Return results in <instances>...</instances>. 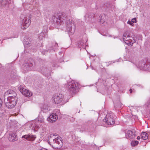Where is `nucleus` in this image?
I'll return each mask as SVG.
<instances>
[{
	"mask_svg": "<svg viewBox=\"0 0 150 150\" xmlns=\"http://www.w3.org/2000/svg\"><path fill=\"white\" fill-rule=\"evenodd\" d=\"M10 91H13V90H9L6 91L5 93V95H8L9 96H11L12 97H13V94L12 93H10V92H8Z\"/></svg>",
	"mask_w": 150,
	"mask_h": 150,
	"instance_id": "nucleus-23",
	"label": "nucleus"
},
{
	"mask_svg": "<svg viewBox=\"0 0 150 150\" xmlns=\"http://www.w3.org/2000/svg\"><path fill=\"white\" fill-rule=\"evenodd\" d=\"M18 89L20 92L26 97H29L32 95V93L28 90L24 88L23 86H20Z\"/></svg>",
	"mask_w": 150,
	"mask_h": 150,
	"instance_id": "nucleus-9",
	"label": "nucleus"
},
{
	"mask_svg": "<svg viewBox=\"0 0 150 150\" xmlns=\"http://www.w3.org/2000/svg\"><path fill=\"white\" fill-rule=\"evenodd\" d=\"M131 38V37H130V38H127V39H129V40H131L130 38Z\"/></svg>",
	"mask_w": 150,
	"mask_h": 150,
	"instance_id": "nucleus-35",
	"label": "nucleus"
},
{
	"mask_svg": "<svg viewBox=\"0 0 150 150\" xmlns=\"http://www.w3.org/2000/svg\"><path fill=\"white\" fill-rule=\"evenodd\" d=\"M79 83L74 81L72 80L68 83L66 86L67 89L72 92H77L79 88Z\"/></svg>",
	"mask_w": 150,
	"mask_h": 150,
	"instance_id": "nucleus-5",
	"label": "nucleus"
},
{
	"mask_svg": "<svg viewBox=\"0 0 150 150\" xmlns=\"http://www.w3.org/2000/svg\"><path fill=\"white\" fill-rule=\"evenodd\" d=\"M58 118L57 114L55 113H53L50 115L47 118L48 121L50 123H53L56 121Z\"/></svg>",
	"mask_w": 150,
	"mask_h": 150,
	"instance_id": "nucleus-11",
	"label": "nucleus"
},
{
	"mask_svg": "<svg viewBox=\"0 0 150 150\" xmlns=\"http://www.w3.org/2000/svg\"><path fill=\"white\" fill-rule=\"evenodd\" d=\"M10 0H0V3L1 5L4 6H6L7 4H9V1Z\"/></svg>",
	"mask_w": 150,
	"mask_h": 150,
	"instance_id": "nucleus-19",
	"label": "nucleus"
},
{
	"mask_svg": "<svg viewBox=\"0 0 150 150\" xmlns=\"http://www.w3.org/2000/svg\"><path fill=\"white\" fill-rule=\"evenodd\" d=\"M44 36V33H41L39 35H38V39L40 40H42Z\"/></svg>",
	"mask_w": 150,
	"mask_h": 150,
	"instance_id": "nucleus-22",
	"label": "nucleus"
},
{
	"mask_svg": "<svg viewBox=\"0 0 150 150\" xmlns=\"http://www.w3.org/2000/svg\"><path fill=\"white\" fill-rule=\"evenodd\" d=\"M16 139V135L14 133L12 132L10 133L8 137V140L10 141L14 142Z\"/></svg>",
	"mask_w": 150,
	"mask_h": 150,
	"instance_id": "nucleus-13",
	"label": "nucleus"
},
{
	"mask_svg": "<svg viewBox=\"0 0 150 150\" xmlns=\"http://www.w3.org/2000/svg\"><path fill=\"white\" fill-rule=\"evenodd\" d=\"M48 143L54 149L59 148L62 146V143L59 137L55 138V136L51 134L47 138Z\"/></svg>",
	"mask_w": 150,
	"mask_h": 150,
	"instance_id": "nucleus-2",
	"label": "nucleus"
},
{
	"mask_svg": "<svg viewBox=\"0 0 150 150\" xmlns=\"http://www.w3.org/2000/svg\"><path fill=\"white\" fill-rule=\"evenodd\" d=\"M64 21L66 23L67 27V30L70 33H73L75 30V26L72 20H68L67 16L64 13H62L59 15L56 21V23L58 25L63 24Z\"/></svg>",
	"mask_w": 150,
	"mask_h": 150,
	"instance_id": "nucleus-1",
	"label": "nucleus"
},
{
	"mask_svg": "<svg viewBox=\"0 0 150 150\" xmlns=\"http://www.w3.org/2000/svg\"><path fill=\"white\" fill-rule=\"evenodd\" d=\"M123 38L124 41H127L129 40V39H127V38H130V36L127 33L125 32L123 35Z\"/></svg>",
	"mask_w": 150,
	"mask_h": 150,
	"instance_id": "nucleus-18",
	"label": "nucleus"
},
{
	"mask_svg": "<svg viewBox=\"0 0 150 150\" xmlns=\"http://www.w3.org/2000/svg\"><path fill=\"white\" fill-rule=\"evenodd\" d=\"M30 21L28 17L25 16L23 15L21 16V28L22 29H25L28 27L30 24Z\"/></svg>",
	"mask_w": 150,
	"mask_h": 150,
	"instance_id": "nucleus-6",
	"label": "nucleus"
},
{
	"mask_svg": "<svg viewBox=\"0 0 150 150\" xmlns=\"http://www.w3.org/2000/svg\"><path fill=\"white\" fill-rule=\"evenodd\" d=\"M33 64L31 63H26L25 65V67L28 70L32 69V67L33 66Z\"/></svg>",
	"mask_w": 150,
	"mask_h": 150,
	"instance_id": "nucleus-20",
	"label": "nucleus"
},
{
	"mask_svg": "<svg viewBox=\"0 0 150 150\" xmlns=\"http://www.w3.org/2000/svg\"><path fill=\"white\" fill-rule=\"evenodd\" d=\"M51 44H52V45H51V44H50V45H49L47 46V48L48 49V50L51 49H53V48L54 47H58V44L56 42H54L52 43Z\"/></svg>",
	"mask_w": 150,
	"mask_h": 150,
	"instance_id": "nucleus-15",
	"label": "nucleus"
},
{
	"mask_svg": "<svg viewBox=\"0 0 150 150\" xmlns=\"http://www.w3.org/2000/svg\"><path fill=\"white\" fill-rule=\"evenodd\" d=\"M91 56V57H92V56Z\"/></svg>",
	"mask_w": 150,
	"mask_h": 150,
	"instance_id": "nucleus-36",
	"label": "nucleus"
},
{
	"mask_svg": "<svg viewBox=\"0 0 150 150\" xmlns=\"http://www.w3.org/2000/svg\"><path fill=\"white\" fill-rule=\"evenodd\" d=\"M108 8H110V4L109 3V4L108 5Z\"/></svg>",
	"mask_w": 150,
	"mask_h": 150,
	"instance_id": "nucleus-34",
	"label": "nucleus"
},
{
	"mask_svg": "<svg viewBox=\"0 0 150 150\" xmlns=\"http://www.w3.org/2000/svg\"><path fill=\"white\" fill-rule=\"evenodd\" d=\"M128 24H129L130 25L132 26H133L134 25L133 23L132 22V21H129L127 22Z\"/></svg>",
	"mask_w": 150,
	"mask_h": 150,
	"instance_id": "nucleus-29",
	"label": "nucleus"
},
{
	"mask_svg": "<svg viewBox=\"0 0 150 150\" xmlns=\"http://www.w3.org/2000/svg\"><path fill=\"white\" fill-rule=\"evenodd\" d=\"M41 110L44 112L46 113L50 110V109L49 106L47 104H44L41 106Z\"/></svg>",
	"mask_w": 150,
	"mask_h": 150,
	"instance_id": "nucleus-14",
	"label": "nucleus"
},
{
	"mask_svg": "<svg viewBox=\"0 0 150 150\" xmlns=\"http://www.w3.org/2000/svg\"><path fill=\"white\" fill-rule=\"evenodd\" d=\"M104 18H103V19H102L101 18H100V22L102 23V24H103L105 22V19H104Z\"/></svg>",
	"mask_w": 150,
	"mask_h": 150,
	"instance_id": "nucleus-26",
	"label": "nucleus"
},
{
	"mask_svg": "<svg viewBox=\"0 0 150 150\" xmlns=\"http://www.w3.org/2000/svg\"><path fill=\"white\" fill-rule=\"evenodd\" d=\"M24 44L25 47H29L30 46L32 42L30 40V39L29 38L26 39L24 40Z\"/></svg>",
	"mask_w": 150,
	"mask_h": 150,
	"instance_id": "nucleus-16",
	"label": "nucleus"
},
{
	"mask_svg": "<svg viewBox=\"0 0 150 150\" xmlns=\"http://www.w3.org/2000/svg\"><path fill=\"white\" fill-rule=\"evenodd\" d=\"M131 21L133 23H136V18H134L133 19H132L131 20Z\"/></svg>",
	"mask_w": 150,
	"mask_h": 150,
	"instance_id": "nucleus-28",
	"label": "nucleus"
},
{
	"mask_svg": "<svg viewBox=\"0 0 150 150\" xmlns=\"http://www.w3.org/2000/svg\"><path fill=\"white\" fill-rule=\"evenodd\" d=\"M149 66L148 65H146L145 64H143L142 66L141 67H140V69H142L146 70L147 69V67H149Z\"/></svg>",
	"mask_w": 150,
	"mask_h": 150,
	"instance_id": "nucleus-24",
	"label": "nucleus"
},
{
	"mask_svg": "<svg viewBox=\"0 0 150 150\" xmlns=\"http://www.w3.org/2000/svg\"><path fill=\"white\" fill-rule=\"evenodd\" d=\"M139 143L138 141H132L131 142V145L133 146H134L137 145Z\"/></svg>",
	"mask_w": 150,
	"mask_h": 150,
	"instance_id": "nucleus-25",
	"label": "nucleus"
},
{
	"mask_svg": "<svg viewBox=\"0 0 150 150\" xmlns=\"http://www.w3.org/2000/svg\"><path fill=\"white\" fill-rule=\"evenodd\" d=\"M41 52L43 54V55H46L45 54L46 53V52H47V50H45L44 51L43 50Z\"/></svg>",
	"mask_w": 150,
	"mask_h": 150,
	"instance_id": "nucleus-27",
	"label": "nucleus"
},
{
	"mask_svg": "<svg viewBox=\"0 0 150 150\" xmlns=\"http://www.w3.org/2000/svg\"><path fill=\"white\" fill-rule=\"evenodd\" d=\"M140 139V137L139 136H138L137 137V139L138 140H139Z\"/></svg>",
	"mask_w": 150,
	"mask_h": 150,
	"instance_id": "nucleus-32",
	"label": "nucleus"
},
{
	"mask_svg": "<svg viewBox=\"0 0 150 150\" xmlns=\"http://www.w3.org/2000/svg\"><path fill=\"white\" fill-rule=\"evenodd\" d=\"M136 135V131L134 129L132 130H129L125 134L126 137L127 139H133L135 137Z\"/></svg>",
	"mask_w": 150,
	"mask_h": 150,
	"instance_id": "nucleus-10",
	"label": "nucleus"
},
{
	"mask_svg": "<svg viewBox=\"0 0 150 150\" xmlns=\"http://www.w3.org/2000/svg\"><path fill=\"white\" fill-rule=\"evenodd\" d=\"M59 55L61 56H63L64 55V54L63 52H59Z\"/></svg>",
	"mask_w": 150,
	"mask_h": 150,
	"instance_id": "nucleus-30",
	"label": "nucleus"
},
{
	"mask_svg": "<svg viewBox=\"0 0 150 150\" xmlns=\"http://www.w3.org/2000/svg\"><path fill=\"white\" fill-rule=\"evenodd\" d=\"M116 117L113 113H109L106 115L105 119H103V121L108 125H112L115 123V119Z\"/></svg>",
	"mask_w": 150,
	"mask_h": 150,
	"instance_id": "nucleus-7",
	"label": "nucleus"
},
{
	"mask_svg": "<svg viewBox=\"0 0 150 150\" xmlns=\"http://www.w3.org/2000/svg\"><path fill=\"white\" fill-rule=\"evenodd\" d=\"M149 135H150V132H148V134L146 132H142L141 134L142 138L143 140H146Z\"/></svg>",
	"mask_w": 150,
	"mask_h": 150,
	"instance_id": "nucleus-17",
	"label": "nucleus"
},
{
	"mask_svg": "<svg viewBox=\"0 0 150 150\" xmlns=\"http://www.w3.org/2000/svg\"><path fill=\"white\" fill-rule=\"evenodd\" d=\"M129 91H130V93H132V89H130V90H129Z\"/></svg>",
	"mask_w": 150,
	"mask_h": 150,
	"instance_id": "nucleus-33",
	"label": "nucleus"
},
{
	"mask_svg": "<svg viewBox=\"0 0 150 150\" xmlns=\"http://www.w3.org/2000/svg\"><path fill=\"white\" fill-rule=\"evenodd\" d=\"M64 98V96L62 94H55L53 96L52 99L53 103L58 104L62 102Z\"/></svg>",
	"mask_w": 150,
	"mask_h": 150,
	"instance_id": "nucleus-8",
	"label": "nucleus"
},
{
	"mask_svg": "<svg viewBox=\"0 0 150 150\" xmlns=\"http://www.w3.org/2000/svg\"><path fill=\"white\" fill-rule=\"evenodd\" d=\"M2 100H1V98H0V108L2 106Z\"/></svg>",
	"mask_w": 150,
	"mask_h": 150,
	"instance_id": "nucleus-31",
	"label": "nucleus"
},
{
	"mask_svg": "<svg viewBox=\"0 0 150 150\" xmlns=\"http://www.w3.org/2000/svg\"><path fill=\"white\" fill-rule=\"evenodd\" d=\"M10 93H12L13 94V97L10 96L8 97L7 101L5 102L6 106L8 108H13L16 105L17 101V97H16V93L13 91H10Z\"/></svg>",
	"mask_w": 150,
	"mask_h": 150,
	"instance_id": "nucleus-4",
	"label": "nucleus"
},
{
	"mask_svg": "<svg viewBox=\"0 0 150 150\" xmlns=\"http://www.w3.org/2000/svg\"><path fill=\"white\" fill-rule=\"evenodd\" d=\"M44 122V119L42 116H39L37 117L35 120L30 122L28 123L29 125L30 129L34 131L41 128L43 129V127L42 124Z\"/></svg>",
	"mask_w": 150,
	"mask_h": 150,
	"instance_id": "nucleus-3",
	"label": "nucleus"
},
{
	"mask_svg": "<svg viewBox=\"0 0 150 150\" xmlns=\"http://www.w3.org/2000/svg\"><path fill=\"white\" fill-rule=\"evenodd\" d=\"M78 45L79 47L83 48L84 47V42L82 41H80L78 42Z\"/></svg>",
	"mask_w": 150,
	"mask_h": 150,
	"instance_id": "nucleus-21",
	"label": "nucleus"
},
{
	"mask_svg": "<svg viewBox=\"0 0 150 150\" xmlns=\"http://www.w3.org/2000/svg\"><path fill=\"white\" fill-rule=\"evenodd\" d=\"M22 138H24L28 141H33L35 139V137L32 135L28 134L23 136Z\"/></svg>",
	"mask_w": 150,
	"mask_h": 150,
	"instance_id": "nucleus-12",
	"label": "nucleus"
}]
</instances>
